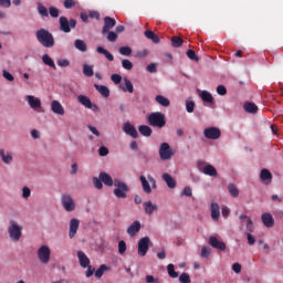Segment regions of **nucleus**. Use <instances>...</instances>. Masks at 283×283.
Wrapping results in <instances>:
<instances>
[{"mask_svg":"<svg viewBox=\"0 0 283 283\" xmlns=\"http://www.w3.org/2000/svg\"><path fill=\"white\" fill-rule=\"evenodd\" d=\"M2 76H3V78H6L9 82L14 81V75L12 73L8 72L7 70L2 71Z\"/></svg>","mask_w":283,"mask_h":283,"instance_id":"56","label":"nucleus"},{"mask_svg":"<svg viewBox=\"0 0 283 283\" xmlns=\"http://www.w3.org/2000/svg\"><path fill=\"white\" fill-rule=\"evenodd\" d=\"M147 283H160V279L154 277V275H146Z\"/></svg>","mask_w":283,"mask_h":283,"instance_id":"63","label":"nucleus"},{"mask_svg":"<svg viewBox=\"0 0 283 283\" xmlns=\"http://www.w3.org/2000/svg\"><path fill=\"white\" fill-rule=\"evenodd\" d=\"M197 168L199 169V171L205 174V176H211L212 178H216L218 176V170L216 169V167H213V165L211 164H207L206 161L199 160L197 163Z\"/></svg>","mask_w":283,"mask_h":283,"instance_id":"5","label":"nucleus"},{"mask_svg":"<svg viewBox=\"0 0 283 283\" xmlns=\"http://www.w3.org/2000/svg\"><path fill=\"white\" fill-rule=\"evenodd\" d=\"M80 224H81V221H78V219L76 218L71 219L70 231H69V237L71 238V240L76 235Z\"/></svg>","mask_w":283,"mask_h":283,"instance_id":"18","label":"nucleus"},{"mask_svg":"<svg viewBox=\"0 0 283 283\" xmlns=\"http://www.w3.org/2000/svg\"><path fill=\"white\" fill-rule=\"evenodd\" d=\"M209 244L217 251H227V244L223 241L218 240L216 237L209 238Z\"/></svg>","mask_w":283,"mask_h":283,"instance_id":"13","label":"nucleus"},{"mask_svg":"<svg viewBox=\"0 0 283 283\" xmlns=\"http://www.w3.org/2000/svg\"><path fill=\"white\" fill-rule=\"evenodd\" d=\"M211 255V249L203 247L201 249V258H209Z\"/></svg>","mask_w":283,"mask_h":283,"instance_id":"60","label":"nucleus"},{"mask_svg":"<svg viewBox=\"0 0 283 283\" xmlns=\"http://www.w3.org/2000/svg\"><path fill=\"white\" fill-rule=\"evenodd\" d=\"M201 98L205 103H213V96L207 91L201 92Z\"/></svg>","mask_w":283,"mask_h":283,"instance_id":"44","label":"nucleus"},{"mask_svg":"<svg viewBox=\"0 0 283 283\" xmlns=\"http://www.w3.org/2000/svg\"><path fill=\"white\" fill-rule=\"evenodd\" d=\"M49 14L53 19H59L60 11H59V9L56 7H50L49 8Z\"/></svg>","mask_w":283,"mask_h":283,"instance_id":"50","label":"nucleus"},{"mask_svg":"<svg viewBox=\"0 0 283 283\" xmlns=\"http://www.w3.org/2000/svg\"><path fill=\"white\" fill-rule=\"evenodd\" d=\"M60 22V30L61 32H64L65 34H70L74 28H76V19L69 20L66 17L62 15L59 19Z\"/></svg>","mask_w":283,"mask_h":283,"instance_id":"4","label":"nucleus"},{"mask_svg":"<svg viewBox=\"0 0 283 283\" xmlns=\"http://www.w3.org/2000/svg\"><path fill=\"white\" fill-rule=\"evenodd\" d=\"M161 178L166 182L169 189H176V179H174L171 175H169L168 172H165L163 174Z\"/></svg>","mask_w":283,"mask_h":283,"instance_id":"23","label":"nucleus"},{"mask_svg":"<svg viewBox=\"0 0 283 283\" xmlns=\"http://www.w3.org/2000/svg\"><path fill=\"white\" fill-rule=\"evenodd\" d=\"M77 101L83 105V107H86V109H92V99H90V97L85 95H78Z\"/></svg>","mask_w":283,"mask_h":283,"instance_id":"26","label":"nucleus"},{"mask_svg":"<svg viewBox=\"0 0 283 283\" xmlns=\"http://www.w3.org/2000/svg\"><path fill=\"white\" fill-rule=\"evenodd\" d=\"M159 156L161 160H171V156H174V153L171 151V147L167 143H163L160 145Z\"/></svg>","mask_w":283,"mask_h":283,"instance_id":"11","label":"nucleus"},{"mask_svg":"<svg viewBox=\"0 0 283 283\" xmlns=\"http://www.w3.org/2000/svg\"><path fill=\"white\" fill-rule=\"evenodd\" d=\"M240 220H247V230L249 233H253V221L247 214H241Z\"/></svg>","mask_w":283,"mask_h":283,"instance_id":"36","label":"nucleus"},{"mask_svg":"<svg viewBox=\"0 0 283 283\" xmlns=\"http://www.w3.org/2000/svg\"><path fill=\"white\" fill-rule=\"evenodd\" d=\"M35 36L43 48H54V35L48 29L38 30Z\"/></svg>","mask_w":283,"mask_h":283,"instance_id":"1","label":"nucleus"},{"mask_svg":"<svg viewBox=\"0 0 283 283\" xmlns=\"http://www.w3.org/2000/svg\"><path fill=\"white\" fill-rule=\"evenodd\" d=\"M116 27V19L112 17H105L104 18V27L102 29V34L105 35L107 32L112 30V28Z\"/></svg>","mask_w":283,"mask_h":283,"instance_id":"12","label":"nucleus"},{"mask_svg":"<svg viewBox=\"0 0 283 283\" xmlns=\"http://www.w3.org/2000/svg\"><path fill=\"white\" fill-rule=\"evenodd\" d=\"M51 255L52 250H50V247L42 245L38 249V259L40 260L41 264H49Z\"/></svg>","mask_w":283,"mask_h":283,"instance_id":"7","label":"nucleus"},{"mask_svg":"<svg viewBox=\"0 0 283 283\" xmlns=\"http://www.w3.org/2000/svg\"><path fill=\"white\" fill-rule=\"evenodd\" d=\"M203 136L208 140H218L222 136L220 128L212 126L203 129Z\"/></svg>","mask_w":283,"mask_h":283,"instance_id":"8","label":"nucleus"},{"mask_svg":"<svg viewBox=\"0 0 283 283\" xmlns=\"http://www.w3.org/2000/svg\"><path fill=\"white\" fill-rule=\"evenodd\" d=\"M196 108V103L191 99L186 101V109L188 114H192L193 109Z\"/></svg>","mask_w":283,"mask_h":283,"instance_id":"47","label":"nucleus"},{"mask_svg":"<svg viewBox=\"0 0 283 283\" xmlns=\"http://www.w3.org/2000/svg\"><path fill=\"white\" fill-rule=\"evenodd\" d=\"M77 3L76 0H64L63 6L65 10H72V8H76Z\"/></svg>","mask_w":283,"mask_h":283,"instance_id":"45","label":"nucleus"},{"mask_svg":"<svg viewBox=\"0 0 283 283\" xmlns=\"http://www.w3.org/2000/svg\"><path fill=\"white\" fill-rule=\"evenodd\" d=\"M125 251H127V243H125V241L122 240L118 242V253L123 255Z\"/></svg>","mask_w":283,"mask_h":283,"instance_id":"52","label":"nucleus"},{"mask_svg":"<svg viewBox=\"0 0 283 283\" xmlns=\"http://www.w3.org/2000/svg\"><path fill=\"white\" fill-rule=\"evenodd\" d=\"M106 34H107V35H106V39H107V41H109L111 43L116 42V40L118 39V34H116V32H114V31H108Z\"/></svg>","mask_w":283,"mask_h":283,"instance_id":"48","label":"nucleus"},{"mask_svg":"<svg viewBox=\"0 0 283 283\" xmlns=\"http://www.w3.org/2000/svg\"><path fill=\"white\" fill-rule=\"evenodd\" d=\"M27 101L32 109H39V107H41V99L34 97V95L27 96Z\"/></svg>","mask_w":283,"mask_h":283,"instance_id":"22","label":"nucleus"},{"mask_svg":"<svg viewBox=\"0 0 283 283\" xmlns=\"http://www.w3.org/2000/svg\"><path fill=\"white\" fill-rule=\"evenodd\" d=\"M57 65L60 67H70V61L67 59H64V60H59L57 61Z\"/></svg>","mask_w":283,"mask_h":283,"instance_id":"64","label":"nucleus"},{"mask_svg":"<svg viewBox=\"0 0 283 283\" xmlns=\"http://www.w3.org/2000/svg\"><path fill=\"white\" fill-rule=\"evenodd\" d=\"M156 103H158V105H161V107H169V105H171V102H169V98L163 96V95H157L155 97Z\"/></svg>","mask_w":283,"mask_h":283,"instance_id":"29","label":"nucleus"},{"mask_svg":"<svg viewBox=\"0 0 283 283\" xmlns=\"http://www.w3.org/2000/svg\"><path fill=\"white\" fill-rule=\"evenodd\" d=\"M144 210L146 216H151L154 211H158V206L154 205L151 201H145Z\"/></svg>","mask_w":283,"mask_h":283,"instance_id":"24","label":"nucleus"},{"mask_svg":"<svg viewBox=\"0 0 283 283\" xmlns=\"http://www.w3.org/2000/svg\"><path fill=\"white\" fill-rule=\"evenodd\" d=\"M167 272H168L169 277H172L174 280H176V277H178V272H176L175 265L172 263H169L167 265Z\"/></svg>","mask_w":283,"mask_h":283,"instance_id":"43","label":"nucleus"},{"mask_svg":"<svg viewBox=\"0 0 283 283\" xmlns=\"http://www.w3.org/2000/svg\"><path fill=\"white\" fill-rule=\"evenodd\" d=\"M77 258H78L80 266H82V269H87V266H90V258H87V254H85V252L78 251Z\"/></svg>","mask_w":283,"mask_h":283,"instance_id":"20","label":"nucleus"},{"mask_svg":"<svg viewBox=\"0 0 283 283\" xmlns=\"http://www.w3.org/2000/svg\"><path fill=\"white\" fill-rule=\"evenodd\" d=\"M105 271H109V266H107L106 264H102V265L95 271V277H97L98 280H101V277H103V275L105 274Z\"/></svg>","mask_w":283,"mask_h":283,"instance_id":"39","label":"nucleus"},{"mask_svg":"<svg viewBox=\"0 0 283 283\" xmlns=\"http://www.w3.org/2000/svg\"><path fill=\"white\" fill-rule=\"evenodd\" d=\"M0 158L4 165H12L14 160L12 151H6V149H0Z\"/></svg>","mask_w":283,"mask_h":283,"instance_id":"15","label":"nucleus"},{"mask_svg":"<svg viewBox=\"0 0 283 283\" xmlns=\"http://www.w3.org/2000/svg\"><path fill=\"white\" fill-rule=\"evenodd\" d=\"M93 185L95 187V189H103V181L101 180V177H94L93 178Z\"/></svg>","mask_w":283,"mask_h":283,"instance_id":"54","label":"nucleus"},{"mask_svg":"<svg viewBox=\"0 0 283 283\" xmlns=\"http://www.w3.org/2000/svg\"><path fill=\"white\" fill-rule=\"evenodd\" d=\"M32 196V191L28 187L22 188V198L28 199Z\"/></svg>","mask_w":283,"mask_h":283,"instance_id":"59","label":"nucleus"},{"mask_svg":"<svg viewBox=\"0 0 283 283\" xmlns=\"http://www.w3.org/2000/svg\"><path fill=\"white\" fill-rule=\"evenodd\" d=\"M114 186L116 187L114 189V196H116V198H127V193L129 191V186H127V184L115 179Z\"/></svg>","mask_w":283,"mask_h":283,"instance_id":"6","label":"nucleus"},{"mask_svg":"<svg viewBox=\"0 0 283 283\" xmlns=\"http://www.w3.org/2000/svg\"><path fill=\"white\" fill-rule=\"evenodd\" d=\"M211 218L214 222H218V220H220V206L218 205V202H212L211 203Z\"/></svg>","mask_w":283,"mask_h":283,"instance_id":"21","label":"nucleus"},{"mask_svg":"<svg viewBox=\"0 0 283 283\" xmlns=\"http://www.w3.org/2000/svg\"><path fill=\"white\" fill-rule=\"evenodd\" d=\"M125 86H120V90L123 92H129V94H134V84H132V81L129 78H124Z\"/></svg>","mask_w":283,"mask_h":283,"instance_id":"34","label":"nucleus"},{"mask_svg":"<svg viewBox=\"0 0 283 283\" xmlns=\"http://www.w3.org/2000/svg\"><path fill=\"white\" fill-rule=\"evenodd\" d=\"M140 231V221H134L126 230V233L129 234L130 238H134L136 233Z\"/></svg>","mask_w":283,"mask_h":283,"instance_id":"19","label":"nucleus"},{"mask_svg":"<svg viewBox=\"0 0 283 283\" xmlns=\"http://www.w3.org/2000/svg\"><path fill=\"white\" fill-rule=\"evenodd\" d=\"M83 74L84 76L92 77L94 76V69L90 64L83 65Z\"/></svg>","mask_w":283,"mask_h":283,"instance_id":"42","label":"nucleus"},{"mask_svg":"<svg viewBox=\"0 0 283 283\" xmlns=\"http://www.w3.org/2000/svg\"><path fill=\"white\" fill-rule=\"evenodd\" d=\"M61 202L65 211L72 212L74 209H76V203L70 195H62Z\"/></svg>","mask_w":283,"mask_h":283,"instance_id":"10","label":"nucleus"},{"mask_svg":"<svg viewBox=\"0 0 283 283\" xmlns=\"http://www.w3.org/2000/svg\"><path fill=\"white\" fill-rule=\"evenodd\" d=\"M170 41H171L172 48H182V43H185L182 38H179V36H176V35H174L170 39Z\"/></svg>","mask_w":283,"mask_h":283,"instance_id":"41","label":"nucleus"},{"mask_svg":"<svg viewBox=\"0 0 283 283\" xmlns=\"http://www.w3.org/2000/svg\"><path fill=\"white\" fill-rule=\"evenodd\" d=\"M95 90H97L104 98H109V88L107 86L95 84Z\"/></svg>","mask_w":283,"mask_h":283,"instance_id":"31","label":"nucleus"},{"mask_svg":"<svg viewBox=\"0 0 283 283\" xmlns=\"http://www.w3.org/2000/svg\"><path fill=\"white\" fill-rule=\"evenodd\" d=\"M148 55H149V51L147 49L136 52L137 59H146V56Z\"/></svg>","mask_w":283,"mask_h":283,"instance_id":"55","label":"nucleus"},{"mask_svg":"<svg viewBox=\"0 0 283 283\" xmlns=\"http://www.w3.org/2000/svg\"><path fill=\"white\" fill-rule=\"evenodd\" d=\"M42 61H43L44 65H49V67L56 70V64H54V60H52V57H50V55L44 54L42 56Z\"/></svg>","mask_w":283,"mask_h":283,"instance_id":"38","label":"nucleus"},{"mask_svg":"<svg viewBox=\"0 0 283 283\" xmlns=\"http://www.w3.org/2000/svg\"><path fill=\"white\" fill-rule=\"evenodd\" d=\"M150 242H151V240L149 239V237H144V238L139 239L138 255H140V258H145V255H147V251H149Z\"/></svg>","mask_w":283,"mask_h":283,"instance_id":"9","label":"nucleus"},{"mask_svg":"<svg viewBox=\"0 0 283 283\" xmlns=\"http://www.w3.org/2000/svg\"><path fill=\"white\" fill-rule=\"evenodd\" d=\"M51 109L53 114H57L59 116L65 115V108H63V105H61L60 101L53 99L51 102Z\"/></svg>","mask_w":283,"mask_h":283,"instance_id":"16","label":"nucleus"},{"mask_svg":"<svg viewBox=\"0 0 283 283\" xmlns=\"http://www.w3.org/2000/svg\"><path fill=\"white\" fill-rule=\"evenodd\" d=\"M123 132L132 138H138V130H136V127H134L129 122L124 124Z\"/></svg>","mask_w":283,"mask_h":283,"instance_id":"14","label":"nucleus"},{"mask_svg":"<svg viewBox=\"0 0 283 283\" xmlns=\"http://www.w3.org/2000/svg\"><path fill=\"white\" fill-rule=\"evenodd\" d=\"M99 180L106 185V187H113L114 186V179H112V176H109L107 172H101L99 174Z\"/></svg>","mask_w":283,"mask_h":283,"instance_id":"25","label":"nucleus"},{"mask_svg":"<svg viewBox=\"0 0 283 283\" xmlns=\"http://www.w3.org/2000/svg\"><path fill=\"white\" fill-rule=\"evenodd\" d=\"M138 132H139V134H142V136H145L146 138H149V136H151V134L154 133L151 127H149L147 125H140L138 127Z\"/></svg>","mask_w":283,"mask_h":283,"instance_id":"27","label":"nucleus"},{"mask_svg":"<svg viewBox=\"0 0 283 283\" xmlns=\"http://www.w3.org/2000/svg\"><path fill=\"white\" fill-rule=\"evenodd\" d=\"M111 81H113V83H115V85L120 84V81H123V76L118 75V74H113L111 76Z\"/></svg>","mask_w":283,"mask_h":283,"instance_id":"57","label":"nucleus"},{"mask_svg":"<svg viewBox=\"0 0 283 283\" xmlns=\"http://www.w3.org/2000/svg\"><path fill=\"white\" fill-rule=\"evenodd\" d=\"M228 191L232 198H238V196H240V190L233 184H229Z\"/></svg>","mask_w":283,"mask_h":283,"instance_id":"40","label":"nucleus"},{"mask_svg":"<svg viewBox=\"0 0 283 283\" xmlns=\"http://www.w3.org/2000/svg\"><path fill=\"white\" fill-rule=\"evenodd\" d=\"M38 12L41 17H50V13L48 12V8H45L43 4L38 6Z\"/></svg>","mask_w":283,"mask_h":283,"instance_id":"51","label":"nucleus"},{"mask_svg":"<svg viewBox=\"0 0 283 283\" xmlns=\"http://www.w3.org/2000/svg\"><path fill=\"white\" fill-rule=\"evenodd\" d=\"M187 56L190 59V61H198V55H196V51L193 50H188Z\"/></svg>","mask_w":283,"mask_h":283,"instance_id":"58","label":"nucleus"},{"mask_svg":"<svg viewBox=\"0 0 283 283\" xmlns=\"http://www.w3.org/2000/svg\"><path fill=\"white\" fill-rule=\"evenodd\" d=\"M74 46L80 52H87V44L85 43V41H83L81 39L75 40Z\"/></svg>","mask_w":283,"mask_h":283,"instance_id":"32","label":"nucleus"},{"mask_svg":"<svg viewBox=\"0 0 283 283\" xmlns=\"http://www.w3.org/2000/svg\"><path fill=\"white\" fill-rule=\"evenodd\" d=\"M260 178H261L262 182H266V180H269V181L273 180V175L271 174V171L269 169L264 168L261 170Z\"/></svg>","mask_w":283,"mask_h":283,"instance_id":"30","label":"nucleus"},{"mask_svg":"<svg viewBox=\"0 0 283 283\" xmlns=\"http://www.w3.org/2000/svg\"><path fill=\"white\" fill-rule=\"evenodd\" d=\"M243 107L248 114H258V105L253 103H245Z\"/></svg>","mask_w":283,"mask_h":283,"instance_id":"37","label":"nucleus"},{"mask_svg":"<svg viewBox=\"0 0 283 283\" xmlns=\"http://www.w3.org/2000/svg\"><path fill=\"white\" fill-rule=\"evenodd\" d=\"M96 52H97V54H104V56H105V59H107V61H114V55L112 53H109V51L105 50L103 46H97Z\"/></svg>","mask_w":283,"mask_h":283,"instance_id":"33","label":"nucleus"},{"mask_svg":"<svg viewBox=\"0 0 283 283\" xmlns=\"http://www.w3.org/2000/svg\"><path fill=\"white\" fill-rule=\"evenodd\" d=\"M86 277H92L94 275V272L96 271V269H94L91 264H88V266H86Z\"/></svg>","mask_w":283,"mask_h":283,"instance_id":"62","label":"nucleus"},{"mask_svg":"<svg viewBox=\"0 0 283 283\" xmlns=\"http://www.w3.org/2000/svg\"><path fill=\"white\" fill-rule=\"evenodd\" d=\"M261 220L266 229H273V227H275V219H273L271 213H263Z\"/></svg>","mask_w":283,"mask_h":283,"instance_id":"17","label":"nucleus"},{"mask_svg":"<svg viewBox=\"0 0 283 283\" xmlns=\"http://www.w3.org/2000/svg\"><path fill=\"white\" fill-rule=\"evenodd\" d=\"M180 283H191V276H189V273H181L179 276Z\"/></svg>","mask_w":283,"mask_h":283,"instance_id":"49","label":"nucleus"},{"mask_svg":"<svg viewBox=\"0 0 283 283\" xmlns=\"http://www.w3.org/2000/svg\"><path fill=\"white\" fill-rule=\"evenodd\" d=\"M139 180L142 182V188L145 193H151V186L149 185V181H147V177L140 176Z\"/></svg>","mask_w":283,"mask_h":283,"instance_id":"28","label":"nucleus"},{"mask_svg":"<svg viewBox=\"0 0 283 283\" xmlns=\"http://www.w3.org/2000/svg\"><path fill=\"white\" fill-rule=\"evenodd\" d=\"M122 66L124 67V70H134V63H132V61L129 60H123Z\"/></svg>","mask_w":283,"mask_h":283,"instance_id":"53","label":"nucleus"},{"mask_svg":"<svg viewBox=\"0 0 283 283\" xmlns=\"http://www.w3.org/2000/svg\"><path fill=\"white\" fill-rule=\"evenodd\" d=\"M147 119H148V125H150V127H158L159 129H163V127L167 125V119L165 117V114L160 112L150 113Z\"/></svg>","mask_w":283,"mask_h":283,"instance_id":"3","label":"nucleus"},{"mask_svg":"<svg viewBox=\"0 0 283 283\" xmlns=\"http://www.w3.org/2000/svg\"><path fill=\"white\" fill-rule=\"evenodd\" d=\"M217 93L219 94V96H226L227 94V87L224 85H219L217 87Z\"/></svg>","mask_w":283,"mask_h":283,"instance_id":"61","label":"nucleus"},{"mask_svg":"<svg viewBox=\"0 0 283 283\" xmlns=\"http://www.w3.org/2000/svg\"><path fill=\"white\" fill-rule=\"evenodd\" d=\"M8 233L12 242H19L23 238V226L19 224L15 220H10Z\"/></svg>","mask_w":283,"mask_h":283,"instance_id":"2","label":"nucleus"},{"mask_svg":"<svg viewBox=\"0 0 283 283\" xmlns=\"http://www.w3.org/2000/svg\"><path fill=\"white\" fill-rule=\"evenodd\" d=\"M119 54H122V56H132V48L120 46L119 48Z\"/></svg>","mask_w":283,"mask_h":283,"instance_id":"46","label":"nucleus"},{"mask_svg":"<svg viewBox=\"0 0 283 283\" xmlns=\"http://www.w3.org/2000/svg\"><path fill=\"white\" fill-rule=\"evenodd\" d=\"M144 34L146 39H149L150 41H153V43H160V38L156 33H154V31L147 30Z\"/></svg>","mask_w":283,"mask_h":283,"instance_id":"35","label":"nucleus"}]
</instances>
